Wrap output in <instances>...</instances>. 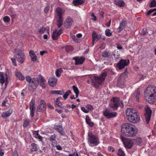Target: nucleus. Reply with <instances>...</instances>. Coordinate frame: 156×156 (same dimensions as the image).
I'll return each mask as SVG.
<instances>
[{
  "instance_id": "obj_1",
  "label": "nucleus",
  "mask_w": 156,
  "mask_h": 156,
  "mask_svg": "<svg viewBox=\"0 0 156 156\" xmlns=\"http://www.w3.org/2000/svg\"><path fill=\"white\" fill-rule=\"evenodd\" d=\"M156 87L153 85L149 86L145 90L144 96L148 103L152 104L156 99Z\"/></svg>"
},
{
  "instance_id": "obj_2",
  "label": "nucleus",
  "mask_w": 156,
  "mask_h": 156,
  "mask_svg": "<svg viewBox=\"0 0 156 156\" xmlns=\"http://www.w3.org/2000/svg\"><path fill=\"white\" fill-rule=\"evenodd\" d=\"M65 11L64 9L60 7H57L55 10V16L57 19V25L58 28L60 27L63 24Z\"/></svg>"
},
{
  "instance_id": "obj_3",
  "label": "nucleus",
  "mask_w": 156,
  "mask_h": 156,
  "mask_svg": "<svg viewBox=\"0 0 156 156\" xmlns=\"http://www.w3.org/2000/svg\"><path fill=\"white\" fill-rule=\"evenodd\" d=\"M26 81L28 83V89L30 91H34L39 85V80L37 78L34 77L31 78L29 76L26 77Z\"/></svg>"
},
{
  "instance_id": "obj_4",
  "label": "nucleus",
  "mask_w": 156,
  "mask_h": 156,
  "mask_svg": "<svg viewBox=\"0 0 156 156\" xmlns=\"http://www.w3.org/2000/svg\"><path fill=\"white\" fill-rule=\"evenodd\" d=\"M88 135V143L90 146L94 147L99 144V140L98 136L93 134L92 132H89Z\"/></svg>"
},
{
  "instance_id": "obj_5",
  "label": "nucleus",
  "mask_w": 156,
  "mask_h": 156,
  "mask_svg": "<svg viewBox=\"0 0 156 156\" xmlns=\"http://www.w3.org/2000/svg\"><path fill=\"white\" fill-rule=\"evenodd\" d=\"M138 129L135 125L127 123V136L132 137L136 136Z\"/></svg>"
},
{
  "instance_id": "obj_6",
  "label": "nucleus",
  "mask_w": 156,
  "mask_h": 156,
  "mask_svg": "<svg viewBox=\"0 0 156 156\" xmlns=\"http://www.w3.org/2000/svg\"><path fill=\"white\" fill-rule=\"evenodd\" d=\"M121 139L124 144L126 148H127V138L125 137L126 136L127 133V123L123 124L122 126L121 130Z\"/></svg>"
},
{
  "instance_id": "obj_7",
  "label": "nucleus",
  "mask_w": 156,
  "mask_h": 156,
  "mask_svg": "<svg viewBox=\"0 0 156 156\" xmlns=\"http://www.w3.org/2000/svg\"><path fill=\"white\" fill-rule=\"evenodd\" d=\"M14 53H17L16 57L18 61L20 63H23L24 62L25 57L23 52L19 48H15L14 50Z\"/></svg>"
},
{
  "instance_id": "obj_8",
  "label": "nucleus",
  "mask_w": 156,
  "mask_h": 156,
  "mask_svg": "<svg viewBox=\"0 0 156 156\" xmlns=\"http://www.w3.org/2000/svg\"><path fill=\"white\" fill-rule=\"evenodd\" d=\"M110 105L114 109H116L120 105L119 99L118 97H112L111 100Z\"/></svg>"
},
{
  "instance_id": "obj_9",
  "label": "nucleus",
  "mask_w": 156,
  "mask_h": 156,
  "mask_svg": "<svg viewBox=\"0 0 156 156\" xmlns=\"http://www.w3.org/2000/svg\"><path fill=\"white\" fill-rule=\"evenodd\" d=\"M103 115L108 119L115 117L117 114L116 112H112L108 109L105 108L103 111Z\"/></svg>"
},
{
  "instance_id": "obj_10",
  "label": "nucleus",
  "mask_w": 156,
  "mask_h": 156,
  "mask_svg": "<svg viewBox=\"0 0 156 156\" xmlns=\"http://www.w3.org/2000/svg\"><path fill=\"white\" fill-rule=\"evenodd\" d=\"M127 120L129 122L133 123H137L139 122L140 120V116L136 113L134 115H133L130 116L128 117Z\"/></svg>"
},
{
  "instance_id": "obj_11",
  "label": "nucleus",
  "mask_w": 156,
  "mask_h": 156,
  "mask_svg": "<svg viewBox=\"0 0 156 156\" xmlns=\"http://www.w3.org/2000/svg\"><path fill=\"white\" fill-rule=\"evenodd\" d=\"M63 30V29L62 28H61L58 31L55 29L53 31L51 36L52 39L54 41L57 40L62 33Z\"/></svg>"
},
{
  "instance_id": "obj_12",
  "label": "nucleus",
  "mask_w": 156,
  "mask_h": 156,
  "mask_svg": "<svg viewBox=\"0 0 156 156\" xmlns=\"http://www.w3.org/2000/svg\"><path fill=\"white\" fill-rule=\"evenodd\" d=\"M107 73L106 72H103L100 77H97L95 78V81L98 84L101 85L103 81L105 80V78L107 75Z\"/></svg>"
},
{
  "instance_id": "obj_13",
  "label": "nucleus",
  "mask_w": 156,
  "mask_h": 156,
  "mask_svg": "<svg viewBox=\"0 0 156 156\" xmlns=\"http://www.w3.org/2000/svg\"><path fill=\"white\" fill-rule=\"evenodd\" d=\"M73 59L75 61V64L77 65L82 64L85 60V58L83 56H76L73 57Z\"/></svg>"
},
{
  "instance_id": "obj_14",
  "label": "nucleus",
  "mask_w": 156,
  "mask_h": 156,
  "mask_svg": "<svg viewBox=\"0 0 156 156\" xmlns=\"http://www.w3.org/2000/svg\"><path fill=\"white\" fill-rule=\"evenodd\" d=\"M73 23V20L70 17H67L65 21L64 25L65 27L70 28Z\"/></svg>"
},
{
  "instance_id": "obj_15",
  "label": "nucleus",
  "mask_w": 156,
  "mask_h": 156,
  "mask_svg": "<svg viewBox=\"0 0 156 156\" xmlns=\"http://www.w3.org/2000/svg\"><path fill=\"white\" fill-rule=\"evenodd\" d=\"M46 107L45 105V101L44 100H41L40 105L37 108V111L38 112H41L46 109Z\"/></svg>"
},
{
  "instance_id": "obj_16",
  "label": "nucleus",
  "mask_w": 156,
  "mask_h": 156,
  "mask_svg": "<svg viewBox=\"0 0 156 156\" xmlns=\"http://www.w3.org/2000/svg\"><path fill=\"white\" fill-rule=\"evenodd\" d=\"M146 112L145 114V120L147 123L148 124L151 118L152 111L148 107L146 109Z\"/></svg>"
},
{
  "instance_id": "obj_17",
  "label": "nucleus",
  "mask_w": 156,
  "mask_h": 156,
  "mask_svg": "<svg viewBox=\"0 0 156 156\" xmlns=\"http://www.w3.org/2000/svg\"><path fill=\"white\" fill-rule=\"evenodd\" d=\"M126 66H127L126 60L122 59H121L116 65L117 67L120 70L123 69Z\"/></svg>"
},
{
  "instance_id": "obj_18",
  "label": "nucleus",
  "mask_w": 156,
  "mask_h": 156,
  "mask_svg": "<svg viewBox=\"0 0 156 156\" xmlns=\"http://www.w3.org/2000/svg\"><path fill=\"white\" fill-rule=\"evenodd\" d=\"M12 112V109L10 108L7 111L3 112L2 114L1 117L4 119L10 116Z\"/></svg>"
},
{
  "instance_id": "obj_19",
  "label": "nucleus",
  "mask_w": 156,
  "mask_h": 156,
  "mask_svg": "<svg viewBox=\"0 0 156 156\" xmlns=\"http://www.w3.org/2000/svg\"><path fill=\"white\" fill-rule=\"evenodd\" d=\"M137 113L136 110L134 108H127V118L128 117L134 115Z\"/></svg>"
},
{
  "instance_id": "obj_20",
  "label": "nucleus",
  "mask_w": 156,
  "mask_h": 156,
  "mask_svg": "<svg viewBox=\"0 0 156 156\" xmlns=\"http://www.w3.org/2000/svg\"><path fill=\"white\" fill-rule=\"evenodd\" d=\"M54 129L60 134L62 135H63L64 134V132L63 130V128H62V126L60 125H55Z\"/></svg>"
},
{
  "instance_id": "obj_21",
  "label": "nucleus",
  "mask_w": 156,
  "mask_h": 156,
  "mask_svg": "<svg viewBox=\"0 0 156 156\" xmlns=\"http://www.w3.org/2000/svg\"><path fill=\"white\" fill-rule=\"evenodd\" d=\"M57 81V79L55 77H54L53 78H50L48 80V82L50 86L54 87L56 85Z\"/></svg>"
},
{
  "instance_id": "obj_22",
  "label": "nucleus",
  "mask_w": 156,
  "mask_h": 156,
  "mask_svg": "<svg viewBox=\"0 0 156 156\" xmlns=\"http://www.w3.org/2000/svg\"><path fill=\"white\" fill-rule=\"evenodd\" d=\"M46 80L41 76L39 80V83L40 86L43 88H44L46 87Z\"/></svg>"
},
{
  "instance_id": "obj_23",
  "label": "nucleus",
  "mask_w": 156,
  "mask_h": 156,
  "mask_svg": "<svg viewBox=\"0 0 156 156\" xmlns=\"http://www.w3.org/2000/svg\"><path fill=\"white\" fill-rule=\"evenodd\" d=\"M15 74L16 76L20 80L23 81L25 79V77L20 72L16 70L15 71Z\"/></svg>"
},
{
  "instance_id": "obj_24",
  "label": "nucleus",
  "mask_w": 156,
  "mask_h": 156,
  "mask_svg": "<svg viewBox=\"0 0 156 156\" xmlns=\"http://www.w3.org/2000/svg\"><path fill=\"white\" fill-rule=\"evenodd\" d=\"M29 54L33 62H35L36 60L37 57L33 50H30L29 51Z\"/></svg>"
},
{
  "instance_id": "obj_25",
  "label": "nucleus",
  "mask_w": 156,
  "mask_h": 156,
  "mask_svg": "<svg viewBox=\"0 0 156 156\" xmlns=\"http://www.w3.org/2000/svg\"><path fill=\"white\" fill-rule=\"evenodd\" d=\"M115 4L120 7H123L125 5V3L122 0H115Z\"/></svg>"
},
{
  "instance_id": "obj_26",
  "label": "nucleus",
  "mask_w": 156,
  "mask_h": 156,
  "mask_svg": "<svg viewBox=\"0 0 156 156\" xmlns=\"http://www.w3.org/2000/svg\"><path fill=\"white\" fill-rule=\"evenodd\" d=\"M134 141L133 139L127 138V149L133 147Z\"/></svg>"
},
{
  "instance_id": "obj_27",
  "label": "nucleus",
  "mask_w": 156,
  "mask_h": 156,
  "mask_svg": "<svg viewBox=\"0 0 156 156\" xmlns=\"http://www.w3.org/2000/svg\"><path fill=\"white\" fill-rule=\"evenodd\" d=\"M84 3L83 0H73V4L75 6H77L82 5Z\"/></svg>"
},
{
  "instance_id": "obj_28",
  "label": "nucleus",
  "mask_w": 156,
  "mask_h": 156,
  "mask_svg": "<svg viewBox=\"0 0 156 156\" xmlns=\"http://www.w3.org/2000/svg\"><path fill=\"white\" fill-rule=\"evenodd\" d=\"M31 152L36 151L38 150V145L34 143H33L31 144Z\"/></svg>"
},
{
  "instance_id": "obj_29",
  "label": "nucleus",
  "mask_w": 156,
  "mask_h": 156,
  "mask_svg": "<svg viewBox=\"0 0 156 156\" xmlns=\"http://www.w3.org/2000/svg\"><path fill=\"white\" fill-rule=\"evenodd\" d=\"M86 122L87 124L90 127H92L94 125L93 122L91 121L88 115H86Z\"/></svg>"
},
{
  "instance_id": "obj_30",
  "label": "nucleus",
  "mask_w": 156,
  "mask_h": 156,
  "mask_svg": "<svg viewBox=\"0 0 156 156\" xmlns=\"http://www.w3.org/2000/svg\"><path fill=\"white\" fill-rule=\"evenodd\" d=\"M92 37L93 39V43H94L95 41H98V36L96 33L93 32L92 34Z\"/></svg>"
},
{
  "instance_id": "obj_31",
  "label": "nucleus",
  "mask_w": 156,
  "mask_h": 156,
  "mask_svg": "<svg viewBox=\"0 0 156 156\" xmlns=\"http://www.w3.org/2000/svg\"><path fill=\"white\" fill-rule=\"evenodd\" d=\"M30 124V120L29 119H25L23 124V128H26Z\"/></svg>"
},
{
  "instance_id": "obj_32",
  "label": "nucleus",
  "mask_w": 156,
  "mask_h": 156,
  "mask_svg": "<svg viewBox=\"0 0 156 156\" xmlns=\"http://www.w3.org/2000/svg\"><path fill=\"white\" fill-rule=\"evenodd\" d=\"M110 53L107 51H104L102 54V56L103 57L107 58L109 57Z\"/></svg>"
},
{
  "instance_id": "obj_33",
  "label": "nucleus",
  "mask_w": 156,
  "mask_h": 156,
  "mask_svg": "<svg viewBox=\"0 0 156 156\" xmlns=\"http://www.w3.org/2000/svg\"><path fill=\"white\" fill-rule=\"evenodd\" d=\"M117 154L119 156H125L126 155L124 151L121 148L118 150Z\"/></svg>"
},
{
  "instance_id": "obj_34",
  "label": "nucleus",
  "mask_w": 156,
  "mask_h": 156,
  "mask_svg": "<svg viewBox=\"0 0 156 156\" xmlns=\"http://www.w3.org/2000/svg\"><path fill=\"white\" fill-rule=\"evenodd\" d=\"M63 70L62 68L57 69L55 71V74L56 76L57 77H59L60 76Z\"/></svg>"
},
{
  "instance_id": "obj_35",
  "label": "nucleus",
  "mask_w": 156,
  "mask_h": 156,
  "mask_svg": "<svg viewBox=\"0 0 156 156\" xmlns=\"http://www.w3.org/2000/svg\"><path fill=\"white\" fill-rule=\"evenodd\" d=\"M127 73V68L125 69V72L122 73L120 75V77L122 80L125 79L127 77L126 73Z\"/></svg>"
},
{
  "instance_id": "obj_36",
  "label": "nucleus",
  "mask_w": 156,
  "mask_h": 156,
  "mask_svg": "<svg viewBox=\"0 0 156 156\" xmlns=\"http://www.w3.org/2000/svg\"><path fill=\"white\" fill-rule=\"evenodd\" d=\"M5 82V80L3 73L0 72V83L3 84Z\"/></svg>"
},
{
  "instance_id": "obj_37",
  "label": "nucleus",
  "mask_w": 156,
  "mask_h": 156,
  "mask_svg": "<svg viewBox=\"0 0 156 156\" xmlns=\"http://www.w3.org/2000/svg\"><path fill=\"white\" fill-rule=\"evenodd\" d=\"M65 49L66 52H69L70 51L73 50V48L72 46L70 45L66 46L65 48Z\"/></svg>"
},
{
  "instance_id": "obj_38",
  "label": "nucleus",
  "mask_w": 156,
  "mask_h": 156,
  "mask_svg": "<svg viewBox=\"0 0 156 156\" xmlns=\"http://www.w3.org/2000/svg\"><path fill=\"white\" fill-rule=\"evenodd\" d=\"M49 29L47 27H42L39 30V32L40 34L44 33L45 31L48 30Z\"/></svg>"
},
{
  "instance_id": "obj_39",
  "label": "nucleus",
  "mask_w": 156,
  "mask_h": 156,
  "mask_svg": "<svg viewBox=\"0 0 156 156\" xmlns=\"http://www.w3.org/2000/svg\"><path fill=\"white\" fill-rule=\"evenodd\" d=\"M71 92L70 90H68L67 91L63 96V97L64 100H66L67 99L68 96L71 94Z\"/></svg>"
},
{
  "instance_id": "obj_40",
  "label": "nucleus",
  "mask_w": 156,
  "mask_h": 156,
  "mask_svg": "<svg viewBox=\"0 0 156 156\" xmlns=\"http://www.w3.org/2000/svg\"><path fill=\"white\" fill-rule=\"evenodd\" d=\"M134 142L136 143L137 144H141L142 142V140L141 138H137L136 139H134Z\"/></svg>"
},
{
  "instance_id": "obj_41",
  "label": "nucleus",
  "mask_w": 156,
  "mask_h": 156,
  "mask_svg": "<svg viewBox=\"0 0 156 156\" xmlns=\"http://www.w3.org/2000/svg\"><path fill=\"white\" fill-rule=\"evenodd\" d=\"M113 56L114 58L116 59L119 58L120 57V55L118 53V51H115L113 52Z\"/></svg>"
},
{
  "instance_id": "obj_42",
  "label": "nucleus",
  "mask_w": 156,
  "mask_h": 156,
  "mask_svg": "<svg viewBox=\"0 0 156 156\" xmlns=\"http://www.w3.org/2000/svg\"><path fill=\"white\" fill-rule=\"evenodd\" d=\"M105 34L106 36L110 37L112 35V33L111 32L110 29H107L105 30Z\"/></svg>"
},
{
  "instance_id": "obj_43",
  "label": "nucleus",
  "mask_w": 156,
  "mask_h": 156,
  "mask_svg": "<svg viewBox=\"0 0 156 156\" xmlns=\"http://www.w3.org/2000/svg\"><path fill=\"white\" fill-rule=\"evenodd\" d=\"M156 6V0H153L150 4V7H153Z\"/></svg>"
},
{
  "instance_id": "obj_44",
  "label": "nucleus",
  "mask_w": 156,
  "mask_h": 156,
  "mask_svg": "<svg viewBox=\"0 0 156 156\" xmlns=\"http://www.w3.org/2000/svg\"><path fill=\"white\" fill-rule=\"evenodd\" d=\"M34 105L35 100L34 99H32L30 103V108H35L34 107Z\"/></svg>"
},
{
  "instance_id": "obj_45",
  "label": "nucleus",
  "mask_w": 156,
  "mask_h": 156,
  "mask_svg": "<svg viewBox=\"0 0 156 156\" xmlns=\"http://www.w3.org/2000/svg\"><path fill=\"white\" fill-rule=\"evenodd\" d=\"M30 115L31 118H33L34 116V111L35 108H30Z\"/></svg>"
},
{
  "instance_id": "obj_46",
  "label": "nucleus",
  "mask_w": 156,
  "mask_h": 156,
  "mask_svg": "<svg viewBox=\"0 0 156 156\" xmlns=\"http://www.w3.org/2000/svg\"><path fill=\"white\" fill-rule=\"evenodd\" d=\"M3 20L5 23H8L10 21V19L8 16H5L3 18Z\"/></svg>"
},
{
  "instance_id": "obj_47",
  "label": "nucleus",
  "mask_w": 156,
  "mask_h": 156,
  "mask_svg": "<svg viewBox=\"0 0 156 156\" xmlns=\"http://www.w3.org/2000/svg\"><path fill=\"white\" fill-rule=\"evenodd\" d=\"M56 135L55 134L52 135L49 138V140L50 141L53 140L55 141V140H56Z\"/></svg>"
},
{
  "instance_id": "obj_48",
  "label": "nucleus",
  "mask_w": 156,
  "mask_h": 156,
  "mask_svg": "<svg viewBox=\"0 0 156 156\" xmlns=\"http://www.w3.org/2000/svg\"><path fill=\"white\" fill-rule=\"evenodd\" d=\"M51 143V145H52V147H55L56 145H57V141L56 140H54L50 141Z\"/></svg>"
},
{
  "instance_id": "obj_49",
  "label": "nucleus",
  "mask_w": 156,
  "mask_h": 156,
  "mask_svg": "<svg viewBox=\"0 0 156 156\" xmlns=\"http://www.w3.org/2000/svg\"><path fill=\"white\" fill-rule=\"evenodd\" d=\"M35 137L36 138H37L39 141H41L42 140L43 137L38 133H37V135L35 136Z\"/></svg>"
},
{
  "instance_id": "obj_50",
  "label": "nucleus",
  "mask_w": 156,
  "mask_h": 156,
  "mask_svg": "<svg viewBox=\"0 0 156 156\" xmlns=\"http://www.w3.org/2000/svg\"><path fill=\"white\" fill-rule=\"evenodd\" d=\"M73 89L75 93H78L79 92V90L78 88L75 86H73Z\"/></svg>"
},
{
  "instance_id": "obj_51",
  "label": "nucleus",
  "mask_w": 156,
  "mask_h": 156,
  "mask_svg": "<svg viewBox=\"0 0 156 156\" xmlns=\"http://www.w3.org/2000/svg\"><path fill=\"white\" fill-rule=\"evenodd\" d=\"M50 9V6L49 5H47L45 7L44 9V12L45 13H47L49 11Z\"/></svg>"
},
{
  "instance_id": "obj_52",
  "label": "nucleus",
  "mask_w": 156,
  "mask_h": 156,
  "mask_svg": "<svg viewBox=\"0 0 156 156\" xmlns=\"http://www.w3.org/2000/svg\"><path fill=\"white\" fill-rule=\"evenodd\" d=\"M81 109L83 112L85 113H87L89 112V111L87 110L84 107H81Z\"/></svg>"
},
{
  "instance_id": "obj_53",
  "label": "nucleus",
  "mask_w": 156,
  "mask_h": 156,
  "mask_svg": "<svg viewBox=\"0 0 156 156\" xmlns=\"http://www.w3.org/2000/svg\"><path fill=\"white\" fill-rule=\"evenodd\" d=\"M86 107L88 109L90 110H92L94 109V108L93 106L90 105H87L86 106Z\"/></svg>"
},
{
  "instance_id": "obj_54",
  "label": "nucleus",
  "mask_w": 156,
  "mask_h": 156,
  "mask_svg": "<svg viewBox=\"0 0 156 156\" xmlns=\"http://www.w3.org/2000/svg\"><path fill=\"white\" fill-rule=\"evenodd\" d=\"M122 25V23H120L119 27L117 29V30L118 32H120L123 29V27H122L121 26Z\"/></svg>"
},
{
  "instance_id": "obj_55",
  "label": "nucleus",
  "mask_w": 156,
  "mask_h": 156,
  "mask_svg": "<svg viewBox=\"0 0 156 156\" xmlns=\"http://www.w3.org/2000/svg\"><path fill=\"white\" fill-rule=\"evenodd\" d=\"M8 101L7 99L6 98L3 101L2 104V106L3 107L5 106V104L7 103Z\"/></svg>"
},
{
  "instance_id": "obj_56",
  "label": "nucleus",
  "mask_w": 156,
  "mask_h": 156,
  "mask_svg": "<svg viewBox=\"0 0 156 156\" xmlns=\"http://www.w3.org/2000/svg\"><path fill=\"white\" fill-rule=\"evenodd\" d=\"M11 60L12 62L13 65L16 66H17V65L16 64V59L15 58H11Z\"/></svg>"
},
{
  "instance_id": "obj_57",
  "label": "nucleus",
  "mask_w": 156,
  "mask_h": 156,
  "mask_svg": "<svg viewBox=\"0 0 156 156\" xmlns=\"http://www.w3.org/2000/svg\"><path fill=\"white\" fill-rule=\"evenodd\" d=\"M72 39L76 43H78L79 40L75 36H73L72 37Z\"/></svg>"
},
{
  "instance_id": "obj_58",
  "label": "nucleus",
  "mask_w": 156,
  "mask_h": 156,
  "mask_svg": "<svg viewBox=\"0 0 156 156\" xmlns=\"http://www.w3.org/2000/svg\"><path fill=\"white\" fill-rule=\"evenodd\" d=\"M65 92H64V90H58V94H59L60 95H62Z\"/></svg>"
},
{
  "instance_id": "obj_59",
  "label": "nucleus",
  "mask_w": 156,
  "mask_h": 156,
  "mask_svg": "<svg viewBox=\"0 0 156 156\" xmlns=\"http://www.w3.org/2000/svg\"><path fill=\"white\" fill-rule=\"evenodd\" d=\"M147 32L146 31V29H144L142 31L141 33V35H145Z\"/></svg>"
},
{
  "instance_id": "obj_60",
  "label": "nucleus",
  "mask_w": 156,
  "mask_h": 156,
  "mask_svg": "<svg viewBox=\"0 0 156 156\" xmlns=\"http://www.w3.org/2000/svg\"><path fill=\"white\" fill-rule=\"evenodd\" d=\"M55 147H56V149L58 150H61L62 149V147L59 145H56Z\"/></svg>"
},
{
  "instance_id": "obj_61",
  "label": "nucleus",
  "mask_w": 156,
  "mask_h": 156,
  "mask_svg": "<svg viewBox=\"0 0 156 156\" xmlns=\"http://www.w3.org/2000/svg\"><path fill=\"white\" fill-rule=\"evenodd\" d=\"M12 156H18L17 151L16 149L13 153Z\"/></svg>"
},
{
  "instance_id": "obj_62",
  "label": "nucleus",
  "mask_w": 156,
  "mask_h": 156,
  "mask_svg": "<svg viewBox=\"0 0 156 156\" xmlns=\"http://www.w3.org/2000/svg\"><path fill=\"white\" fill-rule=\"evenodd\" d=\"M58 90H53L51 91V93L52 94H58Z\"/></svg>"
},
{
  "instance_id": "obj_63",
  "label": "nucleus",
  "mask_w": 156,
  "mask_h": 156,
  "mask_svg": "<svg viewBox=\"0 0 156 156\" xmlns=\"http://www.w3.org/2000/svg\"><path fill=\"white\" fill-rule=\"evenodd\" d=\"M140 95V91L139 90H137L136 93V97H139Z\"/></svg>"
},
{
  "instance_id": "obj_64",
  "label": "nucleus",
  "mask_w": 156,
  "mask_h": 156,
  "mask_svg": "<svg viewBox=\"0 0 156 156\" xmlns=\"http://www.w3.org/2000/svg\"><path fill=\"white\" fill-rule=\"evenodd\" d=\"M108 149L109 150V151L112 152H113L115 151L114 149L112 147L109 146L108 147Z\"/></svg>"
}]
</instances>
